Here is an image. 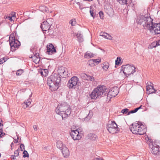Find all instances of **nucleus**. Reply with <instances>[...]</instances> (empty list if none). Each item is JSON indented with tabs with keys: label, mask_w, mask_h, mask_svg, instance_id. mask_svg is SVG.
Returning <instances> with one entry per match:
<instances>
[{
	"label": "nucleus",
	"mask_w": 160,
	"mask_h": 160,
	"mask_svg": "<svg viewBox=\"0 0 160 160\" xmlns=\"http://www.w3.org/2000/svg\"><path fill=\"white\" fill-rule=\"evenodd\" d=\"M76 36L79 42H81L83 41V36L80 32H78V33L76 34Z\"/></svg>",
	"instance_id": "obj_20"
},
{
	"label": "nucleus",
	"mask_w": 160,
	"mask_h": 160,
	"mask_svg": "<svg viewBox=\"0 0 160 160\" xmlns=\"http://www.w3.org/2000/svg\"><path fill=\"white\" fill-rule=\"evenodd\" d=\"M160 45V40L157 42L156 46Z\"/></svg>",
	"instance_id": "obj_48"
},
{
	"label": "nucleus",
	"mask_w": 160,
	"mask_h": 160,
	"mask_svg": "<svg viewBox=\"0 0 160 160\" xmlns=\"http://www.w3.org/2000/svg\"><path fill=\"white\" fill-rule=\"evenodd\" d=\"M131 131L134 134L142 135L145 133L146 127L142 123L139 122L132 124L130 127Z\"/></svg>",
	"instance_id": "obj_3"
},
{
	"label": "nucleus",
	"mask_w": 160,
	"mask_h": 160,
	"mask_svg": "<svg viewBox=\"0 0 160 160\" xmlns=\"http://www.w3.org/2000/svg\"><path fill=\"white\" fill-rule=\"evenodd\" d=\"M70 135L74 140H80L82 138L81 134L78 130H72L70 132Z\"/></svg>",
	"instance_id": "obj_14"
},
{
	"label": "nucleus",
	"mask_w": 160,
	"mask_h": 160,
	"mask_svg": "<svg viewBox=\"0 0 160 160\" xmlns=\"http://www.w3.org/2000/svg\"><path fill=\"white\" fill-rule=\"evenodd\" d=\"M86 80L88 81L93 82L94 81L95 79L93 76L88 75Z\"/></svg>",
	"instance_id": "obj_28"
},
{
	"label": "nucleus",
	"mask_w": 160,
	"mask_h": 160,
	"mask_svg": "<svg viewBox=\"0 0 160 160\" xmlns=\"http://www.w3.org/2000/svg\"><path fill=\"white\" fill-rule=\"evenodd\" d=\"M48 70L47 69H44L42 70L40 72L41 75L46 77L48 75Z\"/></svg>",
	"instance_id": "obj_24"
},
{
	"label": "nucleus",
	"mask_w": 160,
	"mask_h": 160,
	"mask_svg": "<svg viewBox=\"0 0 160 160\" xmlns=\"http://www.w3.org/2000/svg\"><path fill=\"white\" fill-rule=\"evenodd\" d=\"M14 155L18 157L19 155V149L15 150L14 152Z\"/></svg>",
	"instance_id": "obj_41"
},
{
	"label": "nucleus",
	"mask_w": 160,
	"mask_h": 160,
	"mask_svg": "<svg viewBox=\"0 0 160 160\" xmlns=\"http://www.w3.org/2000/svg\"><path fill=\"white\" fill-rule=\"evenodd\" d=\"M101 59L100 58H98L96 59H91L89 61V65L91 66H94L98 64L99 63L101 62Z\"/></svg>",
	"instance_id": "obj_18"
},
{
	"label": "nucleus",
	"mask_w": 160,
	"mask_h": 160,
	"mask_svg": "<svg viewBox=\"0 0 160 160\" xmlns=\"http://www.w3.org/2000/svg\"><path fill=\"white\" fill-rule=\"evenodd\" d=\"M107 36V37L106 39H108L109 40H112V37L109 34L107 33V34H105Z\"/></svg>",
	"instance_id": "obj_40"
},
{
	"label": "nucleus",
	"mask_w": 160,
	"mask_h": 160,
	"mask_svg": "<svg viewBox=\"0 0 160 160\" xmlns=\"http://www.w3.org/2000/svg\"><path fill=\"white\" fill-rule=\"evenodd\" d=\"M2 128H0V132H2Z\"/></svg>",
	"instance_id": "obj_56"
},
{
	"label": "nucleus",
	"mask_w": 160,
	"mask_h": 160,
	"mask_svg": "<svg viewBox=\"0 0 160 160\" xmlns=\"http://www.w3.org/2000/svg\"><path fill=\"white\" fill-rule=\"evenodd\" d=\"M141 106H142V105H141V106H140L138 108H136L134 109L133 110H134L135 112H136L140 108H141Z\"/></svg>",
	"instance_id": "obj_45"
},
{
	"label": "nucleus",
	"mask_w": 160,
	"mask_h": 160,
	"mask_svg": "<svg viewBox=\"0 0 160 160\" xmlns=\"http://www.w3.org/2000/svg\"><path fill=\"white\" fill-rule=\"evenodd\" d=\"M99 14L100 18L101 19H103L104 17V15L103 12L102 11H100L99 12Z\"/></svg>",
	"instance_id": "obj_38"
},
{
	"label": "nucleus",
	"mask_w": 160,
	"mask_h": 160,
	"mask_svg": "<svg viewBox=\"0 0 160 160\" xmlns=\"http://www.w3.org/2000/svg\"><path fill=\"white\" fill-rule=\"evenodd\" d=\"M39 56V54L38 53H37L36 55H35V56L33 57L34 58H35L36 57V58H37V59L38 60V61H39L40 60V59L38 57Z\"/></svg>",
	"instance_id": "obj_46"
},
{
	"label": "nucleus",
	"mask_w": 160,
	"mask_h": 160,
	"mask_svg": "<svg viewBox=\"0 0 160 160\" xmlns=\"http://www.w3.org/2000/svg\"><path fill=\"white\" fill-rule=\"evenodd\" d=\"M52 20L51 18H48L46 21L42 22L40 26L42 31H47L49 30L50 27V25L52 24V22H50Z\"/></svg>",
	"instance_id": "obj_11"
},
{
	"label": "nucleus",
	"mask_w": 160,
	"mask_h": 160,
	"mask_svg": "<svg viewBox=\"0 0 160 160\" xmlns=\"http://www.w3.org/2000/svg\"><path fill=\"white\" fill-rule=\"evenodd\" d=\"M57 147L60 149L62 150L63 147H65L63 145L61 141H58L56 143Z\"/></svg>",
	"instance_id": "obj_26"
},
{
	"label": "nucleus",
	"mask_w": 160,
	"mask_h": 160,
	"mask_svg": "<svg viewBox=\"0 0 160 160\" xmlns=\"http://www.w3.org/2000/svg\"><path fill=\"white\" fill-rule=\"evenodd\" d=\"M32 94H31L30 95V96H29V98L30 99V98H31V97H32Z\"/></svg>",
	"instance_id": "obj_59"
},
{
	"label": "nucleus",
	"mask_w": 160,
	"mask_h": 160,
	"mask_svg": "<svg viewBox=\"0 0 160 160\" xmlns=\"http://www.w3.org/2000/svg\"><path fill=\"white\" fill-rule=\"evenodd\" d=\"M62 153L64 157H67L69 155V152L67 148L63 147L62 148Z\"/></svg>",
	"instance_id": "obj_19"
},
{
	"label": "nucleus",
	"mask_w": 160,
	"mask_h": 160,
	"mask_svg": "<svg viewBox=\"0 0 160 160\" xmlns=\"http://www.w3.org/2000/svg\"><path fill=\"white\" fill-rule=\"evenodd\" d=\"M23 158H28L29 157V154L27 151L24 150L23 152Z\"/></svg>",
	"instance_id": "obj_32"
},
{
	"label": "nucleus",
	"mask_w": 160,
	"mask_h": 160,
	"mask_svg": "<svg viewBox=\"0 0 160 160\" xmlns=\"http://www.w3.org/2000/svg\"><path fill=\"white\" fill-rule=\"evenodd\" d=\"M80 83L77 77L73 76L69 80L67 83V86L70 89L75 88L76 86Z\"/></svg>",
	"instance_id": "obj_10"
},
{
	"label": "nucleus",
	"mask_w": 160,
	"mask_h": 160,
	"mask_svg": "<svg viewBox=\"0 0 160 160\" xmlns=\"http://www.w3.org/2000/svg\"><path fill=\"white\" fill-rule=\"evenodd\" d=\"M15 142H14V143H17V142H18V140H15Z\"/></svg>",
	"instance_id": "obj_57"
},
{
	"label": "nucleus",
	"mask_w": 160,
	"mask_h": 160,
	"mask_svg": "<svg viewBox=\"0 0 160 160\" xmlns=\"http://www.w3.org/2000/svg\"><path fill=\"white\" fill-rule=\"evenodd\" d=\"M92 160H103L102 158H95Z\"/></svg>",
	"instance_id": "obj_52"
},
{
	"label": "nucleus",
	"mask_w": 160,
	"mask_h": 160,
	"mask_svg": "<svg viewBox=\"0 0 160 160\" xmlns=\"http://www.w3.org/2000/svg\"><path fill=\"white\" fill-rule=\"evenodd\" d=\"M56 113L62 116V119L67 118L71 114V109L69 105L66 102L58 105L56 109Z\"/></svg>",
	"instance_id": "obj_1"
},
{
	"label": "nucleus",
	"mask_w": 160,
	"mask_h": 160,
	"mask_svg": "<svg viewBox=\"0 0 160 160\" xmlns=\"http://www.w3.org/2000/svg\"><path fill=\"white\" fill-rule=\"evenodd\" d=\"M9 40L11 49L12 52L15 51L16 48H18L21 45L20 42L18 40L15 39L12 35H10Z\"/></svg>",
	"instance_id": "obj_7"
},
{
	"label": "nucleus",
	"mask_w": 160,
	"mask_h": 160,
	"mask_svg": "<svg viewBox=\"0 0 160 160\" xmlns=\"http://www.w3.org/2000/svg\"><path fill=\"white\" fill-rule=\"evenodd\" d=\"M5 134L3 132H0V137L2 138L3 136L5 135Z\"/></svg>",
	"instance_id": "obj_51"
},
{
	"label": "nucleus",
	"mask_w": 160,
	"mask_h": 160,
	"mask_svg": "<svg viewBox=\"0 0 160 160\" xmlns=\"http://www.w3.org/2000/svg\"><path fill=\"white\" fill-rule=\"evenodd\" d=\"M121 59L120 58L117 57V59L115 61V64L116 65H118L120 62Z\"/></svg>",
	"instance_id": "obj_36"
},
{
	"label": "nucleus",
	"mask_w": 160,
	"mask_h": 160,
	"mask_svg": "<svg viewBox=\"0 0 160 160\" xmlns=\"http://www.w3.org/2000/svg\"><path fill=\"white\" fill-rule=\"evenodd\" d=\"M94 56V54L91 53L89 52H87L84 55V57L85 58H89L93 57Z\"/></svg>",
	"instance_id": "obj_22"
},
{
	"label": "nucleus",
	"mask_w": 160,
	"mask_h": 160,
	"mask_svg": "<svg viewBox=\"0 0 160 160\" xmlns=\"http://www.w3.org/2000/svg\"><path fill=\"white\" fill-rule=\"evenodd\" d=\"M90 15H91V16L94 18V15H93L94 13H93V11L91 10V8H90Z\"/></svg>",
	"instance_id": "obj_44"
},
{
	"label": "nucleus",
	"mask_w": 160,
	"mask_h": 160,
	"mask_svg": "<svg viewBox=\"0 0 160 160\" xmlns=\"http://www.w3.org/2000/svg\"><path fill=\"white\" fill-rule=\"evenodd\" d=\"M15 12H13V14L11 16H8V17L7 18H8V20L10 21H12V18H15Z\"/></svg>",
	"instance_id": "obj_31"
},
{
	"label": "nucleus",
	"mask_w": 160,
	"mask_h": 160,
	"mask_svg": "<svg viewBox=\"0 0 160 160\" xmlns=\"http://www.w3.org/2000/svg\"><path fill=\"white\" fill-rule=\"evenodd\" d=\"M61 78L58 74L54 73L51 75L47 81V84L52 91L57 90L59 87Z\"/></svg>",
	"instance_id": "obj_2"
},
{
	"label": "nucleus",
	"mask_w": 160,
	"mask_h": 160,
	"mask_svg": "<svg viewBox=\"0 0 160 160\" xmlns=\"http://www.w3.org/2000/svg\"><path fill=\"white\" fill-rule=\"evenodd\" d=\"M107 88L103 85H99L94 89L90 94L89 97L91 99H96L99 97H101L105 94Z\"/></svg>",
	"instance_id": "obj_4"
},
{
	"label": "nucleus",
	"mask_w": 160,
	"mask_h": 160,
	"mask_svg": "<svg viewBox=\"0 0 160 160\" xmlns=\"http://www.w3.org/2000/svg\"><path fill=\"white\" fill-rule=\"evenodd\" d=\"M147 84L146 89L148 94H149L151 93H152L156 91L154 88L151 85V83L149 84V83H148Z\"/></svg>",
	"instance_id": "obj_17"
},
{
	"label": "nucleus",
	"mask_w": 160,
	"mask_h": 160,
	"mask_svg": "<svg viewBox=\"0 0 160 160\" xmlns=\"http://www.w3.org/2000/svg\"><path fill=\"white\" fill-rule=\"evenodd\" d=\"M119 2L122 4H128V1L127 0H117Z\"/></svg>",
	"instance_id": "obj_29"
},
{
	"label": "nucleus",
	"mask_w": 160,
	"mask_h": 160,
	"mask_svg": "<svg viewBox=\"0 0 160 160\" xmlns=\"http://www.w3.org/2000/svg\"><path fill=\"white\" fill-rule=\"evenodd\" d=\"M129 109L127 108L123 109L121 111V112L123 114H128V112Z\"/></svg>",
	"instance_id": "obj_34"
},
{
	"label": "nucleus",
	"mask_w": 160,
	"mask_h": 160,
	"mask_svg": "<svg viewBox=\"0 0 160 160\" xmlns=\"http://www.w3.org/2000/svg\"><path fill=\"white\" fill-rule=\"evenodd\" d=\"M4 62H3V59L2 58H1L0 59V64H3Z\"/></svg>",
	"instance_id": "obj_49"
},
{
	"label": "nucleus",
	"mask_w": 160,
	"mask_h": 160,
	"mask_svg": "<svg viewBox=\"0 0 160 160\" xmlns=\"http://www.w3.org/2000/svg\"><path fill=\"white\" fill-rule=\"evenodd\" d=\"M58 74L60 77L66 78L68 75V70L67 68L62 66H60L58 68Z\"/></svg>",
	"instance_id": "obj_13"
},
{
	"label": "nucleus",
	"mask_w": 160,
	"mask_h": 160,
	"mask_svg": "<svg viewBox=\"0 0 160 160\" xmlns=\"http://www.w3.org/2000/svg\"><path fill=\"white\" fill-rule=\"evenodd\" d=\"M121 72L122 71L126 77L133 74L135 71V68L133 65L127 64L122 65L121 69Z\"/></svg>",
	"instance_id": "obj_6"
},
{
	"label": "nucleus",
	"mask_w": 160,
	"mask_h": 160,
	"mask_svg": "<svg viewBox=\"0 0 160 160\" xmlns=\"http://www.w3.org/2000/svg\"><path fill=\"white\" fill-rule=\"evenodd\" d=\"M105 34H107V33H105V32H101L100 33V35L101 36H102L104 38H106L107 35H106Z\"/></svg>",
	"instance_id": "obj_37"
},
{
	"label": "nucleus",
	"mask_w": 160,
	"mask_h": 160,
	"mask_svg": "<svg viewBox=\"0 0 160 160\" xmlns=\"http://www.w3.org/2000/svg\"><path fill=\"white\" fill-rule=\"evenodd\" d=\"M47 48V51L49 54H52L56 52L55 48L52 44L49 43V45H48Z\"/></svg>",
	"instance_id": "obj_16"
},
{
	"label": "nucleus",
	"mask_w": 160,
	"mask_h": 160,
	"mask_svg": "<svg viewBox=\"0 0 160 160\" xmlns=\"http://www.w3.org/2000/svg\"><path fill=\"white\" fill-rule=\"evenodd\" d=\"M108 63L107 62H105L103 64L102 68H103L106 70L108 68Z\"/></svg>",
	"instance_id": "obj_30"
},
{
	"label": "nucleus",
	"mask_w": 160,
	"mask_h": 160,
	"mask_svg": "<svg viewBox=\"0 0 160 160\" xmlns=\"http://www.w3.org/2000/svg\"><path fill=\"white\" fill-rule=\"evenodd\" d=\"M88 75L85 73H81L80 76L81 78L84 79H86Z\"/></svg>",
	"instance_id": "obj_33"
},
{
	"label": "nucleus",
	"mask_w": 160,
	"mask_h": 160,
	"mask_svg": "<svg viewBox=\"0 0 160 160\" xmlns=\"http://www.w3.org/2000/svg\"><path fill=\"white\" fill-rule=\"evenodd\" d=\"M107 128L111 133L114 134L119 132V128L115 122L109 121L107 125Z\"/></svg>",
	"instance_id": "obj_8"
},
{
	"label": "nucleus",
	"mask_w": 160,
	"mask_h": 160,
	"mask_svg": "<svg viewBox=\"0 0 160 160\" xmlns=\"http://www.w3.org/2000/svg\"><path fill=\"white\" fill-rule=\"evenodd\" d=\"M41 8H46L44 6H41Z\"/></svg>",
	"instance_id": "obj_60"
},
{
	"label": "nucleus",
	"mask_w": 160,
	"mask_h": 160,
	"mask_svg": "<svg viewBox=\"0 0 160 160\" xmlns=\"http://www.w3.org/2000/svg\"><path fill=\"white\" fill-rule=\"evenodd\" d=\"M148 29L155 34H160V23H153V21L151 22V25L148 26Z\"/></svg>",
	"instance_id": "obj_9"
},
{
	"label": "nucleus",
	"mask_w": 160,
	"mask_h": 160,
	"mask_svg": "<svg viewBox=\"0 0 160 160\" xmlns=\"http://www.w3.org/2000/svg\"><path fill=\"white\" fill-rule=\"evenodd\" d=\"M33 128L35 131H36L37 130V127L36 126V125L33 126Z\"/></svg>",
	"instance_id": "obj_53"
},
{
	"label": "nucleus",
	"mask_w": 160,
	"mask_h": 160,
	"mask_svg": "<svg viewBox=\"0 0 160 160\" xmlns=\"http://www.w3.org/2000/svg\"><path fill=\"white\" fill-rule=\"evenodd\" d=\"M32 50V49H30V51H31Z\"/></svg>",
	"instance_id": "obj_64"
},
{
	"label": "nucleus",
	"mask_w": 160,
	"mask_h": 160,
	"mask_svg": "<svg viewBox=\"0 0 160 160\" xmlns=\"http://www.w3.org/2000/svg\"><path fill=\"white\" fill-rule=\"evenodd\" d=\"M93 115V112L92 111H90L88 116L85 118L84 120L87 121L90 120Z\"/></svg>",
	"instance_id": "obj_25"
},
{
	"label": "nucleus",
	"mask_w": 160,
	"mask_h": 160,
	"mask_svg": "<svg viewBox=\"0 0 160 160\" xmlns=\"http://www.w3.org/2000/svg\"><path fill=\"white\" fill-rule=\"evenodd\" d=\"M16 136L17 137V139H19V137L18 135H17V132H16Z\"/></svg>",
	"instance_id": "obj_58"
},
{
	"label": "nucleus",
	"mask_w": 160,
	"mask_h": 160,
	"mask_svg": "<svg viewBox=\"0 0 160 160\" xmlns=\"http://www.w3.org/2000/svg\"><path fill=\"white\" fill-rule=\"evenodd\" d=\"M1 154L0 153V158L1 157Z\"/></svg>",
	"instance_id": "obj_63"
},
{
	"label": "nucleus",
	"mask_w": 160,
	"mask_h": 160,
	"mask_svg": "<svg viewBox=\"0 0 160 160\" xmlns=\"http://www.w3.org/2000/svg\"><path fill=\"white\" fill-rule=\"evenodd\" d=\"M2 58L3 59V62H6L8 59L7 57H4Z\"/></svg>",
	"instance_id": "obj_50"
},
{
	"label": "nucleus",
	"mask_w": 160,
	"mask_h": 160,
	"mask_svg": "<svg viewBox=\"0 0 160 160\" xmlns=\"http://www.w3.org/2000/svg\"><path fill=\"white\" fill-rule=\"evenodd\" d=\"M13 146V142H12L11 144V149H12V147Z\"/></svg>",
	"instance_id": "obj_55"
},
{
	"label": "nucleus",
	"mask_w": 160,
	"mask_h": 160,
	"mask_svg": "<svg viewBox=\"0 0 160 160\" xmlns=\"http://www.w3.org/2000/svg\"><path fill=\"white\" fill-rule=\"evenodd\" d=\"M107 13L110 17H112L114 14V11L113 9L112 8H110L109 10L107 12Z\"/></svg>",
	"instance_id": "obj_27"
},
{
	"label": "nucleus",
	"mask_w": 160,
	"mask_h": 160,
	"mask_svg": "<svg viewBox=\"0 0 160 160\" xmlns=\"http://www.w3.org/2000/svg\"><path fill=\"white\" fill-rule=\"evenodd\" d=\"M146 15H141L138 17L137 20L138 24L142 25L145 29H148V26L151 25V22L153 21L150 16Z\"/></svg>",
	"instance_id": "obj_5"
},
{
	"label": "nucleus",
	"mask_w": 160,
	"mask_h": 160,
	"mask_svg": "<svg viewBox=\"0 0 160 160\" xmlns=\"http://www.w3.org/2000/svg\"><path fill=\"white\" fill-rule=\"evenodd\" d=\"M21 151H22L23 150L25 149V146L23 144H21L20 146Z\"/></svg>",
	"instance_id": "obj_42"
},
{
	"label": "nucleus",
	"mask_w": 160,
	"mask_h": 160,
	"mask_svg": "<svg viewBox=\"0 0 160 160\" xmlns=\"http://www.w3.org/2000/svg\"><path fill=\"white\" fill-rule=\"evenodd\" d=\"M23 72V70L21 69L18 70L16 72L17 75H20Z\"/></svg>",
	"instance_id": "obj_39"
},
{
	"label": "nucleus",
	"mask_w": 160,
	"mask_h": 160,
	"mask_svg": "<svg viewBox=\"0 0 160 160\" xmlns=\"http://www.w3.org/2000/svg\"><path fill=\"white\" fill-rule=\"evenodd\" d=\"M89 138L93 141L95 140L97 138V136L95 134L90 133L88 134Z\"/></svg>",
	"instance_id": "obj_23"
},
{
	"label": "nucleus",
	"mask_w": 160,
	"mask_h": 160,
	"mask_svg": "<svg viewBox=\"0 0 160 160\" xmlns=\"http://www.w3.org/2000/svg\"><path fill=\"white\" fill-rule=\"evenodd\" d=\"M135 113L133 110H132L130 111H128V113L127 114V115H128L131 113Z\"/></svg>",
	"instance_id": "obj_43"
},
{
	"label": "nucleus",
	"mask_w": 160,
	"mask_h": 160,
	"mask_svg": "<svg viewBox=\"0 0 160 160\" xmlns=\"http://www.w3.org/2000/svg\"><path fill=\"white\" fill-rule=\"evenodd\" d=\"M70 23L72 26H75L76 22V20L75 19H72L70 21Z\"/></svg>",
	"instance_id": "obj_35"
},
{
	"label": "nucleus",
	"mask_w": 160,
	"mask_h": 160,
	"mask_svg": "<svg viewBox=\"0 0 160 160\" xmlns=\"http://www.w3.org/2000/svg\"><path fill=\"white\" fill-rule=\"evenodd\" d=\"M31 99L29 98L27 100H26L24 102V104L23 105V107L24 108H26L28 107L31 104Z\"/></svg>",
	"instance_id": "obj_21"
},
{
	"label": "nucleus",
	"mask_w": 160,
	"mask_h": 160,
	"mask_svg": "<svg viewBox=\"0 0 160 160\" xmlns=\"http://www.w3.org/2000/svg\"><path fill=\"white\" fill-rule=\"evenodd\" d=\"M147 138L148 140H150V142L151 143L149 144V146L152 148V153L153 154L157 155L159 152V146L156 145L155 143L153 144L152 140L151 139H150L149 137Z\"/></svg>",
	"instance_id": "obj_12"
},
{
	"label": "nucleus",
	"mask_w": 160,
	"mask_h": 160,
	"mask_svg": "<svg viewBox=\"0 0 160 160\" xmlns=\"http://www.w3.org/2000/svg\"><path fill=\"white\" fill-rule=\"evenodd\" d=\"M77 4L79 6V8H80L82 10V9H83V8H82L81 7L80 4V2H77Z\"/></svg>",
	"instance_id": "obj_54"
},
{
	"label": "nucleus",
	"mask_w": 160,
	"mask_h": 160,
	"mask_svg": "<svg viewBox=\"0 0 160 160\" xmlns=\"http://www.w3.org/2000/svg\"><path fill=\"white\" fill-rule=\"evenodd\" d=\"M92 0H88V1H92Z\"/></svg>",
	"instance_id": "obj_62"
},
{
	"label": "nucleus",
	"mask_w": 160,
	"mask_h": 160,
	"mask_svg": "<svg viewBox=\"0 0 160 160\" xmlns=\"http://www.w3.org/2000/svg\"><path fill=\"white\" fill-rule=\"evenodd\" d=\"M119 92L117 88H113L110 89L108 92V97L110 95L111 96V98L115 97L116 96Z\"/></svg>",
	"instance_id": "obj_15"
},
{
	"label": "nucleus",
	"mask_w": 160,
	"mask_h": 160,
	"mask_svg": "<svg viewBox=\"0 0 160 160\" xmlns=\"http://www.w3.org/2000/svg\"><path fill=\"white\" fill-rule=\"evenodd\" d=\"M3 125L2 124L0 123V127L1 126H3Z\"/></svg>",
	"instance_id": "obj_61"
},
{
	"label": "nucleus",
	"mask_w": 160,
	"mask_h": 160,
	"mask_svg": "<svg viewBox=\"0 0 160 160\" xmlns=\"http://www.w3.org/2000/svg\"><path fill=\"white\" fill-rule=\"evenodd\" d=\"M16 156L15 155H12L11 156V158L12 159L15 160L16 159Z\"/></svg>",
	"instance_id": "obj_47"
}]
</instances>
